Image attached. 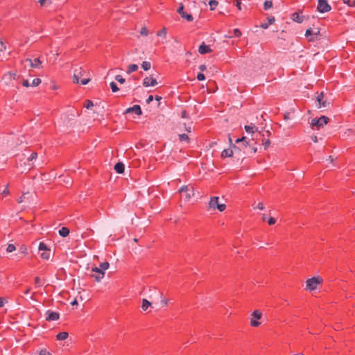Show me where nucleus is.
<instances>
[{"instance_id":"obj_63","label":"nucleus","mask_w":355,"mask_h":355,"mask_svg":"<svg viewBox=\"0 0 355 355\" xmlns=\"http://www.w3.org/2000/svg\"><path fill=\"white\" fill-rule=\"evenodd\" d=\"M184 129L187 132H190L191 131V126H187L186 124H184Z\"/></svg>"},{"instance_id":"obj_37","label":"nucleus","mask_w":355,"mask_h":355,"mask_svg":"<svg viewBox=\"0 0 355 355\" xmlns=\"http://www.w3.org/2000/svg\"><path fill=\"white\" fill-rule=\"evenodd\" d=\"M110 87L113 92H116L119 90V87H117L116 84L114 82H112L110 83Z\"/></svg>"},{"instance_id":"obj_15","label":"nucleus","mask_w":355,"mask_h":355,"mask_svg":"<svg viewBox=\"0 0 355 355\" xmlns=\"http://www.w3.org/2000/svg\"><path fill=\"white\" fill-rule=\"evenodd\" d=\"M16 78L17 74L10 71L3 75L2 80L6 85H8L12 79H15Z\"/></svg>"},{"instance_id":"obj_18","label":"nucleus","mask_w":355,"mask_h":355,"mask_svg":"<svg viewBox=\"0 0 355 355\" xmlns=\"http://www.w3.org/2000/svg\"><path fill=\"white\" fill-rule=\"evenodd\" d=\"M198 52L200 54H205L211 52V49L208 45H206L204 42L199 46Z\"/></svg>"},{"instance_id":"obj_41","label":"nucleus","mask_w":355,"mask_h":355,"mask_svg":"<svg viewBox=\"0 0 355 355\" xmlns=\"http://www.w3.org/2000/svg\"><path fill=\"white\" fill-rule=\"evenodd\" d=\"M270 144V141L269 139H263L262 141V145L264 146V149H267Z\"/></svg>"},{"instance_id":"obj_54","label":"nucleus","mask_w":355,"mask_h":355,"mask_svg":"<svg viewBox=\"0 0 355 355\" xmlns=\"http://www.w3.org/2000/svg\"><path fill=\"white\" fill-rule=\"evenodd\" d=\"M7 302V300L3 297H0V309Z\"/></svg>"},{"instance_id":"obj_39","label":"nucleus","mask_w":355,"mask_h":355,"mask_svg":"<svg viewBox=\"0 0 355 355\" xmlns=\"http://www.w3.org/2000/svg\"><path fill=\"white\" fill-rule=\"evenodd\" d=\"M140 34L143 36H147L148 35V31L146 26H144L141 28Z\"/></svg>"},{"instance_id":"obj_58","label":"nucleus","mask_w":355,"mask_h":355,"mask_svg":"<svg viewBox=\"0 0 355 355\" xmlns=\"http://www.w3.org/2000/svg\"><path fill=\"white\" fill-rule=\"evenodd\" d=\"M35 283L37 285H38L39 286H41V284H40V279L38 277H36L35 278Z\"/></svg>"},{"instance_id":"obj_46","label":"nucleus","mask_w":355,"mask_h":355,"mask_svg":"<svg viewBox=\"0 0 355 355\" xmlns=\"http://www.w3.org/2000/svg\"><path fill=\"white\" fill-rule=\"evenodd\" d=\"M6 49L5 44L0 40V52H3Z\"/></svg>"},{"instance_id":"obj_32","label":"nucleus","mask_w":355,"mask_h":355,"mask_svg":"<svg viewBox=\"0 0 355 355\" xmlns=\"http://www.w3.org/2000/svg\"><path fill=\"white\" fill-rule=\"evenodd\" d=\"M272 7V1H266L263 3V8L265 10H268Z\"/></svg>"},{"instance_id":"obj_61","label":"nucleus","mask_w":355,"mask_h":355,"mask_svg":"<svg viewBox=\"0 0 355 355\" xmlns=\"http://www.w3.org/2000/svg\"><path fill=\"white\" fill-rule=\"evenodd\" d=\"M260 210H263L264 209V207H263V205L262 202H259L258 205H257V207Z\"/></svg>"},{"instance_id":"obj_19","label":"nucleus","mask_w":355,"mask_h":355,"mask_svg":"<svg viewBox=\"0 0 355 355\" xmlns=\"http://www.w3.org/2000/svg\"><path fill=\"white\" fill-rule=\"evenodd\" d=\"M124 164L122 162H118L114 166V170L118 173H123L124 172Z\"/></svg>"},{"instance_id":"obj_11","label":"nucleus","mask_w":355,"mask_h":355,"mask_svg":"<svg viewBox=\"0 0 355 355\" xmlns=\"http://www.w3.org/2000/svg\"><path fill=\"white\" fill-rule=\"evenodd\" d=\"M157 85V82L155 78L152 76L146 77L143 80V85L145 87H148L149 86H155Z\"/></svg>"},{"instance_id":"obj_48","label":"nucleus","mask_w":355,"mask_h":355,"mask_svg":"<svg viewBox=\"0 0 355 355\" xmlns=\"http://www.w3.org/2000/svg\"><path fill=\"white\" fill-rule=\"evenodd\" d=\"M228 139H229L230 147L231 148L236 149L237 147L234 144H233L232 139V138H231V137L230 135H229Z\"/></svg>"},{"instance_id":"obj_25","label":"nucleus","mask_w":355,"mask_h":355,"mask_svg":"<svg viewBox=\"0 0 355 355\" xmlns=\"http://www.w3.org/2000/svg\"><path fill=\"white\" fill-rule=\"evenodd\" d=\"M59 234L62 237H66L69 234V230L67 227H63L59 230Z\"/></svg>"},{"instance_id":"obj_56","label":"nucleus","mask_w":355,"mask_h":355,"mask_svg":"<svg viewBox=\"0 0 355 355\" xmlns=\"http://www.w3.org/2000/svg\"><path fill=\"white\" fill-rule=\"evenodd\" d=\"M89 81H90L89 78H85L81 80V84L85 85H87V83H89Z\"/></svg>"},{"instance_id":"obj_20","label":"nucleus","mask_w":355,"mask_h":355,"mask_svg":"<svg viewBox=\"0 0 355 355\" xmlns=\"http://www.w3.org/2000/svg\"><path fill=\"white\" fill-rule=\"evenodd\" d=\"M232 149L233 148H230V149H224L221 153V157L223 158L232 157L233 155Z\"/></svg>"},{"instance_id":"obj_45","label":"nucleus","mask_w":355,"mask_h":355,"mask_svg":"<svg viewBox=\"0 0 355 355\" xmlns=\"http://www.w3.org/2000/svg\"><path fill=\"white\" fill-rule=\"evenodd\" d=\"M37 157V154L36 153H33L31 156L28 158V161H33L36 159Z\"/></svg>"},{"instance_id":"obj_62","label":"nucleus","mask_w":355,"mask_h":355,"mask_svg":"<svg viewBox=\"0 0 355 355\" xmlns=\"http://www.w3.org/2000/svg\"><path fill=\"white\" fill-rule=\"evenodd\" d=\"M181 116L182 118H187V112L185 110L182 111Z\"/></svg>"},{"instance_id":"obj_13","label":"nucleus","mask_w":355,"mask_h":355,"mask_svg":"<svg viewBox=\"0 0 355 355\" xmlns=\"http://www.w3.org/2000/svg\"><path fill=\"white\" fill-rule=\"evenodd\" d=\"M33 200H34V195L32 193H30L29 192H26V193H24L21 196V197H20L18 199V202L22 203L23 202H24L26 200L31 202V201H33Z\"/></svg>"},{"instance_id":"obj_33","label":"nucleus","mask_w":355,"mask_h":355,"mask_svg":"<svg viewBox=\"0 0 355 355\" xmlns=\"http://www.w3.org/2000/svg\"><path fill=\"white\" fill-rule=\"evenodd\" d=\"M53 0H39L38 2L42 6H48L52 3Z\"/></svg>"},{"instance_id":"obj_22","label":"nucleus","mask_w":355,"mask_h":355,"mask_svg":"<svg viewBox=\"0 0 355 355\" xmlns=\"http://www.w3.org/2000/svg\"><path fill=\"white\" fill-rule=\"evenodd\" d=\"M291 19L297 23H302L303 21V17L300 16L297 12H294L292 14Z\"/></svg>"},{"instance_id":"obj_44","label":"nucleus","mask_w":355,"mask_h":355,"mask_svg":"<svg viewBox=\"0 0 355 355\" xmlns=\"http://www.w3.org/2000/svg\"><path fill=\"white\" fill-rule=\"evenodd\" d=\"M157 35L165 37L166 35V28H163L160 31L157 33Z\"/></svg>"},{"instance_id":"obj_6","label":"nucleus","mask_w":355,"mask_h":355,"mask_svg":"<svg viewBox=\"0 0 355 355\" xmlns=\"http://www.w3.org/2000/svg\"><path fill=\"white\" fill-rule=\"evenodd\" d=\"M91 271L94 273L92 275V277H94L97 282L101 281V279L104 277L105 273V271L103 270L101 267L92 268Z\"/></svg>"},{"instance_id":"obj_64","label":"nucleus","mask_w":355,"mask_h":355,"mask_svg":"<svg viewBox=\"0 0 355 355\" xmlns=\"http://www.w3.org/2000/svg\"><path fill=\"white\" fill-rule=\"evenodd\" d=\"M206 69H207V67L205 64H201L199 66V69L201 71H205Z\"/></svg>"},{"instance_id":"obj_59","label":"nucleus","mask_w":355,"mask_h":355,"mask_svg":"<svg viewBox=\"0 0 355 355\" xmlns=\"http://www.w3.org/2000/svg\"><path fill=\"white\" fill-rule=\"evenodd\" d=\"M257 151V147H252L250 150V152H249L250 154H254Z\"/></svg>"},{"instance_id":"obj_16","label":"nucleus","mask_w":355,"mask_h":355,"mask_svg":"<svg viewBox=\"0 0 355 355\" xmlns=\"http://www.w3.org/2000/svg\"><path fill=\"white\" fill-rule=\"evenodd\" d=\"M135 112L137 115H141L142 114L141 109L139 105H135L131 107L128 108L125 110V113Z\"/></svg>"},{"instance_id":"obj_10","label":"nucleus","mask_w":355,"mask_h":355,"mask_svg":"<svg viewBox=\"0 0 355 355\" xmlns=\"http://www.w3.org/2000/svg\"><path fill=\"white\" fill-rule=\"evenodd\" d=\"M85 73V71H84L81 67L75 69L73 76V82L74 83H78L80 78L83 76Z\"/></svg>"},{"instance_id":"obj_29","label":"nucleus","mask_w":355,"mask_h":355,"mask_svg":"<svg viewBox=\"0 0 355 355\" xmlns=\"http://www.w3.org/2000/svg\"><path fill=\"white\" fill-rule=\"evenodd\" d=\"M150 63L149 62H147V61H144L142 62V64H141V67L143 68V69L144 71H148V69H150Z\"/></svg>"},{"instance_id":"obj_42","label":"nucleus","mask_w":355,"mask_h":355,"mask_svg":"<svg viewBox=\"0 0 355 355\" xmlns=\"http://www.w3.org/2000/svg\"><path fill=\"white\" fill-rule=\"evenodd\" d=\"M93 106H94V104H93V102L92 101H90V100H87L86 101L85 107L87 109H89V108H91Z\"/></svg>"},{"instance_id":"obj_17","label":"nucleus","mask_w":355,"mask_h":355,"mask_svg":"<svg viewBox=\"0 0 355 355\" xmlns=\"http://www.w3.org/2000/svg\"><path fill=\"white\" fill-rule=\"evenodd\" d=\"M244 129H245V132L249 134L253 135L258 132L257 127L253 123H251L250 125H245Z\"/></svg>"},{"instance_id":"obj_53","label":"nucleus","mask_w":355,"mask_h":355,"mask_svg":"<svg viewBox=\"0 0 355 355\" xmlns=\"http://www.w3.org/2000/svg\"><path fill=\"white\" fill-rule=\"evenodd\" d=\"M234 35L236 37H240L241 35V32L239 29H234Z\"/></svg>"},{"instance_id":"obj_50","label":"nucleus","mask_w":355,"mask_h":355,"mask_svg":"<svg viewBox=\"0 0 355 355\" xmlns=\"http://www.w3.org/2000/svg\"><path fill=\"white\" fill-rule=\"evenodd\" d=\"M37 355H51V354L47 352L46 349H42Z\"/></svg>"},{"instance_id":"obj_26","label":"nucleus","mask_w":355,"mask_h":355,"mask_svg":"<svg viewBox=\"0 0 355 355\" xmlns=\"http://www.w3.org/2000/svg\"><path fill=\"white\" fill-rule=\"evenodd\" d=\"M151 306V303L146 299L142 300L141 309L143 311H146L148 307Z\"/></svg>"},{"instance_id":"obj_49","label":"nucleus","mask_w":355,"mask_h":355,"mask_svg":"<svg viewBox=\"0 0 355 355\" xmlns=\"http://www.w3.org/2000/svg\"><path fill=\"white\" fill-rule=\"evenodd\" d=\"M197 79L200 81H202V80H204L205 79V76L203 73H199L198 75H197Z\"/></svg>"},{"instance_id":"obj_23","label":"nucleus","mask_w":355,"mask_h":355,"mask_svg":"<svg viewBox=\"0 0 355 355\" xmlns=\"http://www.w3.org/2000/svg\"><path fill=\"white\" fill-rule=\"evenodd\" d=\"M318 34L319 31L317 28L314 30L309 28L306 31L305 36L308 37L309 36L317 35Z\"/></svg>"},{"instance_id":"obj_38","label":"nucleus","mask_w":355,"mask_h":355,"mask_svg":"<svg viewBox=\"0 0 355 355\" xmlns=\"http://www.w3.org/2000/svg\"><path fill=\"white\" fill-rule=\"evenodd\" d=\"M100 267L103 270H106L109 268L110 267V264L108 262L105 261V262H103V263H101L100 264Z\"/></svg>"},{"instance_id":"obj_14","label":"nucleus","mask_w":355,"mask_h":355,"mask_svg":"<svg viewBox=\"0 0 355 355\" xmlns=\"http://www.w3.org/2000/svg\"><path fill=\"white\" fill-rule=\"evenodd\" d=\"M26 62H29L30 64V66L32 67V68H38V69H40L42 67V62L40 61V60L39 58H35L34 60H32L30 58H27L26 60Z\"/></svg>"},{"instance_id":"obj_55","label":"nucleus","mask_w":355,"mask_h":355,"mask_svg":"<svg viewBox=\"0 0 355 355\" xmlns=\"http://www.w3.org/2000/svg\"><path fill=\"white\" fill-rule=\"evenodd\" d=\"M23 85L26 87H28L31 86V84L29 83V81L28 80H24L22 83Z\"/></svg>"},{"instance_id":"obj_5","label":"nucleus","mask_w":355,"mask_h":355,"mask_svg":"<svg viewBox=\"0 0 355 355\" xmlns=\"http://www.w3.org/2000/svg\"><path fill=\"white\" fill-rule=\"evenodd\" d=\"M318 102V105H316L318 108H324L327 107L331 105V102L327 98H324V94L320 93L316 98Z\"/></svg>"},{"instance_id":"obj_36","label":"nucleus","mask_w":355,"mask_h":355,"mask_svg":"<svg viewBox=\"0 0 355 355\" xmlns=\"http://www.w3.org/2000/svg\"><path fill=\"white\" fill-rule=\"evenodd\" d=\"M41 257L44 259L48 260L50 258V251H45L41 254Z\"/></svg>"},{"instance_id":"obj_47","label":"nucleus","mask_w":355,"mask_h":355,"mask_svg":"<svg viewBox=\"0 0 355 355\" xmlns=\"http://www.w3.org/2000/svg\"><path fill=\"white\" fill-rule=\"evenodd\" d=\"M234 3L239 10H241V0H234Z\"/></svg>"},{"instance_id":"obj_43","label":"nucleus","mask_w":355,"mask_h":355,"mask_svg":"<svg viewBox=\"0 0 355 355\" xmlns=\"http://www.w3.org/2000/svg\"><path fill=\"white\" fill-rule=\"evenodd\" d=\"M115 79L121 84H123L125 83V79L120 75H117L115 76Z\"/></svg>"},{"instance_id":"obj_4","label":"nucleus","mask_w":355,"mask_h":355,"mask_svg":"<svg viewBox=\"0 0 355 355\" xmlns=\"http://www.w3.org/2000/svg\"><path fill=\"white\" fill-rule=\"evenodd\" d=\"M262 317V313L259 310H255L252 312L250 317V324L254 327H259L261 322L259 321Z\"/></svg>"},{"instance_id":"obj_3","label":"nucleus","mask_w":355,"mask_h":355,"mask_svg":"<svg viewBox=\"0 0 355 355\" xmlns=\"http://www.w3.org/2000/svg\"><path fill=\"white\" fill-rule=\"evenodd\" d=\"M209 206L211 209H218L220 211H223L225 208L226 205L225 204H220L218 202V197L214 196L210 198Z\"/></svg>"},{"instance_id":"obj_21","label":"nucleus","mask_w":355,"mask_h":355,"mask_svg":"<svg viewBox=\"0 0 355 355\" xmlns=\"http://www.w3.org/2000/svg\"><path fill=\"white\" fill-rule=\"evenodd\" d=\"M235 141L237 144L242 142L243 145L245 147H247L248 146L250 145V139H248L246 137H242L241 138H239Z\"/></svg>"},{"instance_id":"obj_27","label":"nucleus","mask_w":355,"mask_h":355,"mask_svg":"<svg viewBox=\"0 0 355 355\" xmlns=\"http://www.w3.org/2000/svg\"><path fill=\"white\" fill-rule=\"evenodd\" d=\"M138 69V66L135 64H130L127 69L128 73H131L132 72L136 71Z\"/></svg>"},{"instance_id":"obj_12","label":"nucleus","mask_w":355,"mask_h":355,"mask_svg":"<svg viewBox=\"0 0 355 355\" xmlns=\"http://www.w3.org/2000/svg\"><path fill=\"white\" fill-rule=\"evenodd\" d=\"M59 313L57 312H53L51 311H47L46 312V320L47 321H55L59 319Z\"/></svg>"},{"instance_id":"obj_51","label":"nucleus","mask_w":355,"mask_h":355,"mask_svg":"<svg viewBox=\"0 0 355 355\" xmlns=\"http://www.w3.org/2000/svg\"><path fill=\"white\" fill-rule=\"evenodd\" d=\"M276 220L274 218L272 217H270L268 220V223L270 225H274L275 223Z\"/></svg>"},{"instance_id":"obj_7","label":"nucleus","mask_w":355,"mask_h":355,"mask_svg":"<svg viewBox=\"0 0 355 355\" xmlns=\"http://www.w3.org/2000/svg\"><path fill=\"white\" fill-rule=\"evenodd\" d=\"M180 193H185V200L189 201L194 196V189L193 187L189 188V186H182L179 189Z\"/></svg>"},{"instance_id":"obj_30","label":"nucleus","mask_w":355,"mask_h":355,"mask_svg":"<svg viewBox=\"0 0 355 355\" xmlns=\"http://www.w3.org/2000/svg\"><path fill=\"white\" fill-rule=\"evenodd\" d=\"M178 137H179V139L181 141H185L187 142L189 141V138L188 135L186 134H180L178 135Z\"/></svg>"},{"instance_id":"obj_34","label":"nucleus","mask_w":355,"mask_h":355,"mask_svg":"<svg viewBox=\"0 0 355 355\" xmlns=\"http://www.w3.org/2000/svg\"><path fill=\"white\" fill-rule=\"evenodd\" d=\"M41 83V79L40 78H35L33 80L31 86L32 87H37Z\"/></svg>"},{"instance_id":"obj_57","label":"nucleus","mask_w":355,"mask_h":355,"mask_svg":"<svg viewBox=\"0 0 355 355\" xmlns=\"http://www.w3.org/2000/svg\"><path fill=\"white\" fill-rule=\"evenodd\" d=\"M153 100V96L152 95H150L148 98L146 99V103L149 104L150 102H152Z\"/></svg>"},{"instance_id":"obj_40","label":"nucleus","mask_w":355,"mask_h":355,"mask_svg":"<svg viewBox=\"0 0 355 355\" xmlns=\"http://www.w3.org/2000/svg\"><path fill=\"white\" fill-rule=\"evenodd\" d=\"M16 250L15 246L13 244H9L6 248L8 252H12Z\"/></svg>"},{"instance_id":"obj_52","label":"nucleus","mask_w":355,"mask_h":355,"mask_svg":"<svg viewBox=\"0 0 355 355\" xmlns=\"http://www.w3.org/2000/svg\"><path fill=\"white\" fill-rule=\"evenodd\" d=\"M268 20L269 24H272L275 21V18L274 17L271 16V17H268Z\"/></svg>"},{"instance_id":"obj_9","label":"nucleus","mask_w":355,"mask_h":355,"mask_svg":"<svg viewBox=\"0 0 355 355\" xmlns=\"http://www.w3.org/2000/svg\"><path fill=\"white\" fill-rule=\"evenodd\" d=\"M184 5L181 3L178 8L177 9V12L181 16L182 18L186 19L187 21H192L193 20V17L191 14H187L184 11Z\"/></svg>"},{"instance_id":"obj_1","label":"nucleus","mask_w":355,"mask_h":355,"mask_svg":"<svg viewBox=\"0 0 355 355\" xmlns=\"http://www.w3.org/2000/svg\"><path fill=\"white\" fill-rule=\"evenodd\" d=\"M322 283V279L319 276L308 279L306 282V289L309 291H313Z\"/></svg>"},{"instance_id":"obj_2","label":"nucleus","mask_w":355,"mask_h":355,"mask_svg":"<svg viewBox=\"0 0 355 355\" xmlns=\"http://www.w3.org/2000/svg\"><path fill=\"white\" fill-rule=\"evenodd\" d=\"M329 121V119L327 116H322L319 119H313L311 122V125L313 128L316 127L317 129H320L327 125Z\"/></svg>"},{"instance_id":"obj_8","label":"nucleus","mask_w":355,"mask_h":355,"mask_svg":"<svg viewBox=\"0 0 355 355\" xmlns=\"http://www.w3.org/2000/svg\"><path fill=\"white\" fill-rule=\"evenodd\" d=\"M317 10L320 12L324 13L329 12L331 10V6L327 0H318Z\"/></svg>"},{"instance_id":"obj_28","label":"nucleus","mask_w":355,"mask_h":355,"mask_svg":"<svg viewBox=\"0 0 355 355\" xmlns=\"http://www.w3.org/2000/svg\"><path fill=\"white\" fill-rule=\"evenodd\" d=\"M218 2L217 1H216V0H211V1H209V5L210 6V10H215V8L218 6Z\"/></svg>"},{"instance_id":"obj_60","label":"nucleus","mask_w":355,"mask_h":355,"mask_svg":"<svg viewBox=\"0 0 355 355\" xmlns=\"http://www.w3.org/2000/svg\"><path fill=\"white\" fill-rule=\"evenodd\" d=\"M268 25H269V24H267V23H262V24H261V26H261L262 28H263V29H266V28H268Z\"/></svg>"},{"instance_id":"obj_35","label":"nucleus","mask_w":355,"mask_h":355,"mask_svg":"<svg viewBox=\"0 0 355 355\" xmlns=\"http://www.w3.org/2000/svg\"><path fill=\"white\" fill-rule=\"evenodd\" d=\"M168 300L164 297L162 294H161V304L163 306H167L168 304Z\"/></svg>"},{"instance_id":"obj_31","label":"nucleus","mask_w":355,"mask_h":355,"mask_svg":"<svg viewBox=\"0 0 355 355\" xmlns=\"http://www.w3.org/2000/svg\"><path fill=\"white\" fill-rule=\"evenodd\" d=\"M38 249L39 250L50 251L49 248L43 242L40 243Z\"/></svg>"},{"instance_id":"obj_24","label":"nucleus","mask_w":355,"mask_h":355,"mask_svg":"<svg viewBox=\"0 0 355 355\" xmlns=\"http://www.w3.org/2000/svg\"><path fill=\"white\" fill-rule=\"evenodd\" d=\"M69 336V334L66 331H62V332H60L59 333L57 336H56V338L58 340H66Z\"/></svg>"}]
</instances>
